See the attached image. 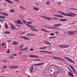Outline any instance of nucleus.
<instances>
[{
	"mask_svg": "<svg viewBox=\"0 0 77 77\" xmlns=\"http://www.w3.org/2000/svg\"><path fill=\"white\" fill-rule=\"evenodd\" d=\"M58 12L60 14H62L64 16H66V17H74L73 16H76V14L72 13H70L69 14H66L65 13L61 11H59Z\"/></svg>",
	"mask_w": 77,
	"mask_h": 77,
	"instance_id": "obj_1",
	"label": "nucleus"
},
{
	"mask_svg": "<svg viewBox=\"0 0 77 77\" xmlns=\"http://www.w3.org/2000/svg\"><path fill=\"white\" fill-rule=\"evenodd\" d=\"M26 26L28 27H30V29L31 31L33 32H38V30L35 29V27L32 26L30 25L29 24H26Z\"/></svg>",
	"mask_w": 77,
	"mask_h": 77,
	"instance_id": "obj_2",
	"label": "nucleus"
},
{
	"mask_svg": "<svg viewBox=\"0 0 77 77\" xmlns=\"http://www.w3.org/2000/svg\"><path fill=\"white\" fill-rule=\"evenodd\" d=\"M40 17H42V18H45V19L48 20H58V19H59V18H56L55 17H53L51 19V18L49 17H47L46 16L40 15Z\"/></svg>",
	"mask_w": 77,
	"mask_h": 77,
	"instance_id": "obj_3",
	"label": "nucleus"
},
{
	"mask_svg": "<svg viewBox=\"0 0 77 77\" xmlns=\"http://www.w3.org/2000/svg\"><path fill=\"white\" fill-rule=\"evenodd\" d=\"M64 59H66V60H68V61H69V62L72 63H75V62H74V61H73V60H72V59H71L70 58L66 57H64Z\"/></svg>",
	"mask_w": 77,
	"mask_h": 77,
	"instance_id": "obj_4",
	"label": "nucleus"
},
{
	"mask_svg": "<svg viewBox=\"0 0 77 77\" xmlns=\"http://www.w3.org/2000/svg\"><path fill=\"white\" fill-rule=\"evenodd\" d=\"M14 23H16L17 24H23V23H22L21 21L19 19H17V21H14Z\"/></svg>",
	"mask_w": 77,
	"mask_h": 77,
	"instance_id": "obj_5",
	"label": "nucleus"
},
{
	"mask_svg": "<svg viewBox=\"0 0 77 77\" xmlns=\"http://www.w3.org/2000/svg\"><path fill=\"white\" fill-rule=\"evenodd\" d=\"M69 66L70 68H71L73 71V72H74L75 74H77V72L76 71L75 69H74V67H72V66L71 65H69Z\"/></svg>",
	"mask_w": 77,
	"mask_h": 77,
	"instance_id": "obj_6",
	"label": "nucleus"
},
{
	"mask_svg": "<svg viewBox=\"0 0 77 77\" xmlns=\"http://www.w3.org/2000/svg\"><path fill=\"white\" fill-rule=\"evenodd\" d=\"M19 37L21 38H22V39H25L26 40H30V38L24 36H19Z\"/></svg>",
	"mask_w": 77,
	"mask_h": 77,
	"instance_id": "obj_7",
	"label": "nucleus"
},
{
	"mask_svg": "<svg viewBox=\"0 0 77 77\" xmlns=\"http://www.w3.org/2000/svg\"><path fill=\"white\" fill-rule=\"evenodd\" d=\"M58 47H61V48H67L68 47H69V46L68 45H59L58 46Z\"/></svg>",
	"mask_w": 77,
	"mask_h": 77,
	"instance_id": "obj_8",
	"label": "nucleus"
},
{
	"mask_svg": "<svg viewBox=\"0 0 77 77\" xmlns=\"http://www.w3.org/2000/svg\"><path fill=\"white\" fill-rule=\"evenodd\" d=\"M19 66H10L9 67V68L10 69H12L13 68L14 69V68H18Z\"/></svg>",
	"mask_w": 77,
	"mask_h": 77,
	"instance_id": "obj_9",
	"label": "nucleus"
},
{
	"mask_svg": "<svg viewBox=\"0 0 77 77\" xmlns=\"http://www.w3.org/2000/svg\"><path fill=\"white\" fill-rule=\"evenodd\" d=\"M33 69H34V68H33V66H31L29 68V71L30 73H31V74L33 72Z\"/></svg>",
	"mask_w": 77,
	"mask_h": 77,
	"instance_id": "obj_10",
	"label": "nucleus"
},
{
	"mask_svg": "<svg viewBox=\"0 0 77 77\" xmlns=\"http://www.w3.org/2000/svg\"><path fill=\"white\" fill-rule=\"evenodd\" d=\"M40 52H43V53H50V54H54L52 52H48L47 51H40Z\"/></svg>",
	"mask_w": 77,
	"mask_h": 77,
	"instance_id": "obj_11",
	"label": "nucleus"
},
{
	"mask_svg": "<svg viewBox=\"0 0 77 77\" xmlns=\"http://www.w3.org/2000/svg\"><path fill=\"white\" fill-rule=\"evenodd\" d=\"M44 42L45 44H46V45H51L50 42L47 41H44Z\"/></svg>",
	"mask_w": 77,
	"mask_h": 77,
	"instance_id": "obj_12",
	"label": "nucleus"
},
{
	"mask_svg": "<svg viewBox=\"0 0 77 77\" xmlns=\"http://www.w3.org/2000/svg\"><path fill=\"white\" fill-rule=\"evenodd\" d=\"M10 24L11 25V29L12 30H15V29H16V27H15L13 25H12V23H10Z\"/></svg>",
	"mask_w": 77,
	"mask_h": 77,
	"instance_id": "obj_13",
	"label": "nucleus"
},
{
	"mask_svg": "<svg viewBox=\"0 0 77 77\" xmlns=\"http://www.w3.org/2000/svg\"><path fill=\"white\" fill-rule=\"evenodd\" d=\"M29 57H33L34 58H37V57H39L38 56H37L36 55H30L29 56Z\"/></svg>",
	"mask_w": 77,
	"mask_h": 77,
	"instance_id": "obj_14",
	"label": "nucleus"
},
{
	"mask_svg": "<svg viewBox=\"0 0 77 77\" xmlns=\"http://www.w3.org/2000/svg\"><path fill=\"white\" fill-rule=\"evenodd\" d=\"M68 33L69 34V35H74L75 32L73 31H69Z\"/></svg>",
	"mask_w": 77,
	"mask_h": 77,
	"instance_id": "obj_15",
	"label": "nucleus"
},
{
	"mask_svg": "<svg viewBox=\"0 0 77 77\" xmlns=\"http://www.w3.org/2000/svg\"><path fill=\"white\" fill-rule=\"evenodd\" d=\"M68 73L70 77H74V75H73L72 73L71 72H68Z\"/></svg>",
	"mask_w": 77,
	"mask_h": 77,
	"instance_id": "obj_16",
	"label": "nucleus"
},
{
	"mask_svg": "<svg viewBox=\"0 0 77 77\" xmlns=\"http://www.w3.org/2000/svg\"><path fill=\"white\" fill-rule=\"evenodd\" d=\"M41 30H42V31H43V32H46V33H49V32L48 31L46 30V29H41Z\"/></svg>",
	"mask_w": 77,
	"mask_h": 77,
	"instance_id": "obj_17",
	"label": "nucleus"
},
{
	"mask_svg": "<svg viewBox=\"0 0 77 77\" xmlns=\"http://www.w3.org/2000/svg\"><path fill=\"white\" fill-rule=\"evenodd\" d=\"M54 16H55V17H60V18H63V16H60V15H57L55 14H53Z\"/></svg>",
	"mask_w": 77,
	"mask_h": 77,
	"instance_id": "obj_18",
	"label": "nucleus"
},
{
	"mask_svg": "<svg viewBox=\"0 0 77 77\" xmlns=\"http://www.w3.org/2000/svg\"><path fill=\"white\" fill-rule=\"evenodd\" d=\"M44 63H42L40 64L38 63V64H35L33 65H36V66H40V65H43Z\"/></svg>",
	"mask_w": 77,
	"mask_h": 77,
	"instance_id": "obj_19",
	"label": "nucleus"
},
{
	"mask_svg": "<svg viewBox=\"0 0 77 77\" xmlns=\"http://www.w3.org/2000/svg\"><path fill=\"white\" fill-rule=\"evenodd\" d=\"M47 47H48V46H45L43 47L40 48V50H44V49H45V48H46Z\"/></svg>",
	"mask_w": 77,
	"mask_h": 77,
	"instance_id": "obj_20",
	"label": "nucleus"
},
{
	"mask_svg": "<svg viewBox=\"0 0 77 77\" xmlns=\"http://www.w3.org/2000/svg\"><path fill=\"white\" fill-rule=\"evenodd\" d=\"M6 2H8V3H11V4H14V3L12 2L9 0H5Z\"/></svg>",
	"mask_w": 77,
	"mask_h": 77,
	"instance_id": "obj_21",
	"label": "nucleus"
},
{
	"mask_svg": "<svg viewBox=\"0 0 77 77\" xmlns=\"http://www.w3.org/2000/svg\"><path fill=\"white\" fill-rule=\"evenodd\" d=\"M53 58H54V59H58V60H60V58L59 57H55V56H53Z\"/></svg>",
	"mask_w": 77,
	"mask_h": 77,
	"instance_id": "obj_22",
	"label": "nucleus"
},
{
	"mask_svg": "<svg viewBox=\"0 0 77 77\" xmlns=\"http://www.w3.org/2000/svg\"><path fill=\"white\" fill-rule=\"evenodd\" d=\"M33 9H34V11H39V8H35V7L33 8Z\"/></svg>",
	"mask_w": 77,
	"mask_h": 77,
	"instance_id": "obj_23",
	"label": "nucleus"
},
{
	"mask_svg": "<svg viewBox=\"0 0 77 77\" xmlns=\"http://www.w3.org/2000/svg\"><path fill=\"white\" fill-rule=\"evenodd\" d=\"M13 44L14 45H17V44H18V42H16L15 41H14L13 43Z\"/></svg>",
	"mask_w": 77,
	"mask_h": 77,
	"instance_id": "obj_24",
	"label": "nucleus"
},
{
	"mask_svg": "<svg viewBox=\"0 0 77 77\" xmlns=\"http://www.w3.org/2000/svg\"><path fill=\"white\" fill-rule=\"evenodd\" d=\"M59 21H67V19H60L59 20Z\"/></svg>",
	"mask_w": 77,
	"mask_h": 77,
	"instance_id": "obj_25",
	"label": "nucleus"
},
{
	"mask_svg": "<svg viewBox=\"0 0 77 77\" xmlns=\"http://www.w3.org/2000/svg\"><path fill=\"white\" fill-rule=\"evenodd\" d=\"M4 33L5 34H10V32L6 31L4 32Z\"/></svg>",
	"mask_w": 77,
	"mask_h": 77,
	"instance_id": "obj_26",
	"label": "nucleus"
},
{
	"mask_svg": "<svg viewBox=\"0 0 77 77\" xmlns=\"http://www.w3.org/2000/svg\"><path fill=\"white\" fill-rule=\"evenodd\" d=\"M49 39H53V38H56V36H53L52 37L50 36L49 37Z\"/></svg>",
	"mask_w": 77,
	"mask_h": 77,
	"instance_id": "obj_27",
	"label": "nucleus"
},
{
	"mask_svg": "<svg viewBox=\"0 0 77 77\" xmlns=\"http://www.w3.org/2000/svg\"><path fill=\"white\" fill-rule=\"evenodd\" d=\"M5 29H9V28H8V24H7V23H5Z\"/></svg>",
	"mask_w": 77,
	"mask_h": 77,
	"instance_id": "obj_28",
	"label": "nucleus"
},
{
	"mask_svg": "<svg viewBox=\"0 0 77 77\" xmlns=\"http://www.w3.org/2000/svg\"><path fill=\"white\" fill-rule=\"evenodd\" d=\"M23 21L24 24H25V25H26V24H26V20H25L24 19H23Z\"/></svg>",
	"mask_w": 77,
	"mask_h": 77,
	"instance_id": "obj_29",
	"label": "nucleus"
},
{
	"mask_svg": "<svg viewBox=\"0 0 77 77\" xmlns=\"http://www.w3.org/2000/svg\"><path fill=\"white\" fill-rule=\"evenodd\" d=\"M20 9H23V10H26V8H24V7H20Z\"/></svg>",
	"mask_w": 77,
	"mask_h": 77,
	"instance_id": "obj_30",
	"label": "nucleus"
},
{
	"mask_svg": "<svg viewBox=\"0 0 77 77\" xmlns=\"http://www.w3.org/2000/svg\"><path fill=\"white\" fill-rule=\"evenodd\" d=\"M0 18H3V19H5V16H0Z\"/></svg>",
	"mask_w": 77,
	"mask_h": 77,
	"instance_id": "obj_31",
	"label": "nucleus"
},
{
	"mask_svg": "<svg viewBox=\"0 0 77 77\" xmlns=\"http://www.w3.org/2000/svg\"><path fill=\"white\" fill-rule=\"evenodd\" d=\"M60 59L59 60H62V61H66L65 60H64V59H63L62 58H61L60 57Z\"/></svg>",
	"mask_w": 77,
	"mask_h": 77,
	"instance_id": "obj_32",
	"label": "nucleus"
},
{
	"mask_svg": "<svg viewBox=\"0 0 77 77\" xmlns=\"http://www.w3.org/2000/svg\"><path fill=\"white\" fill-rule=\"evenodd\" d=\"M7 42H8V43H9V42H12V40H7Z\"/></svg>",
	"mask_w": 77,
	"mask_h": 77,
	"instance_id": "obj_33",
	"label": "nucleus"
},
{
	"mask_svg": "<svg viewBox=\"0 0 77 77\" xmlns=\"http://www.w3.org/2000/svg\"><path fill=\"white\" fill-rule=\"evenodd\" d=\"M12 55L14 56H17V54H12Z\"/></svg>",
	"mask_w": 77,
	"mask_h": 77,
	"instance_id": "obj_34",
	"label": "nucleus"
},
{
	"mask_svg": "<svg viewBox=\"0 0 77 77\" xmlns=\"http://www.w3.org/2000/svg\"><path fill=\"white\" fill-rule=\"evenodd\" d=\"M71 10H74V11H77V8H72Z\"/></svg>",
	"mask_w": 77,
	"mask_h": 77,
	"instance_id": "obj_35",
	"label": "nucleus"
},
{
	"mask_svg": "<svg viewBox=\"0 0 77 77\" xmlns=\"http://www.w3.org/2000/svg\"><path fill=\"white\" fill-rule=\"evenodd\" d=\"M10 11L11 12H15V10H10Z\"/></svg>",
	"mask_w": 77,
	"mask_h": 77,
	"instance_id": "obj_36",
	"label": "nucleus"
},
{
	"mask_svg": "<svg viewBox=\"0 0 77 77\" xmlns=\"http://www.w3.org/2000/svg\"><path fill=\"white\" fill-rule=\"evenodd\" d=\"M47 29H51V26H48L47 27Z\"/></svg>",
	"mask_w": 77,
	"mask_h": 77,
	"instance_id": "obj_37",
	"label": "nucleus"
},
{
	"mask_svg": "<svg viewBox=\"0 0 77 77\" xmlns=\"http://www.w3.org/2000/svg\"><path fill=\"white\" fill-rule=\"evenodd\" d=\"M7 51H8L6 52L7 53H9L10 52V50L9 49H8Z\"/></svg>",
	"mask_w": 77,
	"mask_h": 77,
	"instance_id": "obj_38",
	"label": "nucleus"
},
{
	"mask_svg": "<svg viewBox=\"0 0 77 77\" xmlns=\"http://www.w3.org/2000/svg\"><path fill=\"white\" fill-rule=\"evenodd\" d=\"M55 34L54 33L50 34V35H51V36H53Z\"/></svg>",
	"mask_w": 77,
	"mask_h": 77,
	"instance_id": "obj_39",
	"label": "nucleus"
},
{
	"mask_svg": "<svg viewBox=\"0 0 77 77\" xmlns=\"http://www.w3.org/2000/svg\"><path fill=\"white\" fill-rule=\"evenodd\" d=\"M23 46H24V45H22L21 46H20V47H19V48L21 49V48H23Z\"/></svg>",
	"mask_w": 77,
	"mask_h": 77,
	"instance_id": "obj_40",
	"label": "nucleus"
},
{
	"mask_svg": "<svg viewBox=\"0 0 77 77\" xmlns=\"http://www.w3.org/2000/svg\"><path fill=\"white\" fill-rule=\"evenodd\" d=\"M2 62H7V60H3L2 61Z\"/></svg>",
	"mask_w": 77,
	"mask_h": 77,
	"instance_id": "obj_41",
	"label": "nucleus"
},
{
	"mask_svg": "<svg viewBox=\"0 0 77 77\" xmlns=\"http://www.w3.org/2000/svg\"><path fill=\"white\" fill-rule=\"evenodd\" d=\"M57 26H62V24H57Z\"/></svg>",
	"mask_w": 77,
	"mask_h": 77,
	"instance_id": "obj_42",
	"label": "nucleus"
},
{
	"mask_svg": "<svg viewBox=\"0 0 77 77\" xmlns=\"http://www.w3.org/2000/svg\"><path fill=\"white\" fill-rule=\"evenodd\" d=\"M14 57H9V59H14Z\"/></svg>",
	"mask_w": 77,
	"mask_h": 77,
	"instance_id": "obj_43",
	"label": "nucleus"
},
{
	"mask_svg": "<svg viewBox=\"0 0 77 77\" xmlns=\"http://www.w3.org/2000/svg\"><path fill=\"white\" fill-rule=\"evenodd\" d=\"M68 69H69V71H71V72H72V70H71V69H70L69 68H68Z\"/></svg>",
	"mask_w": 77,
	"mask_h": 77,
	"instance_id": "obj_44",
	"label": "nucleus"
},
{
	"mask_svg": "<svg viewBox=\"0 0 77 77\" xmlns=\"http://www.w3.org/2000/svg\"><path fill=\"white\" fill-rule=\"evenodd\" d=\"M53 26H55V27H57V24L54 25Z\"/></svg>",
	"mask_w": 77,
	"mask_h": 77,
	"instance_id": "obj_45",
	"label": "nucleus"
},
{
	"mask_svg": "<svg viewBox=\"0 0 77 77\" xmlns=\"http://www.w3.org/2000/svg\"><path fill=\"white\" fill-rule=\"evenodd\" d=\"M27 35L28 36H31V34L30 33H28L27 34Z\"/></svg>",
	"mask_w": 77,
	"mask_h": 77,
	"instance_id": "obj_46",
	"label": "nucleus"
},
{
	"mask_svg": "<svg viewBox=\"0 0 77 77\" xmlns=\"http://www.w3.org/2000/svg\"><path fill=\"white\" fill-rule=\"evenodd\" d=\"M5 16L6 17H8V14L6 13H5Z\"/></svg>",
	"mask_w": 77,
	"mask_h": 77,
	"instance_id": "obj_47",
	"label": "nucleus"
},
{
	"mask_svg": "<svg viewBox=\"0 0 77 77\" xmlns=\"http://www.w3.org/2000/svg\"><path fill=\"white\" fill-rule=\"evenodd\" d=\"M33 50H34V49H33V48H31L30 49V51H33Z\"/></svg>",
	"mask_w": 77,
	"mask_h": 77,
	"instance_id": "obj_48",
	"label": "nucleus"
},
{
	"mask_svg": "<svg viewBox=\"0 0 77 77\" xmlns=\"http://www.w3.org/2000/svg\"><path fill=\"white\" fill-rule=\"evenodd\" d=\"M0 21H1V22H3V19H0Z\"/></svg>",
	"mask_w": 77,
	"mask_h": 77,
	"instance_id": "obj_49",
	"label": "nucleus"
},
{
	"mask_svg": "<svg viewBox=\"0 0 77 77\" xmlns=\"http://www.w3.org/2000/svg\"><path fill=\"white\" fill-rule=\"evenodd\" d=\"M28 48H29L26 47V48H24V50H27V49H28Z\"/></svg>",
	"mask_w": 77,
	"mask_h": 77,
	"instance_id": "obj_50",
	"label": "nucleus"
},
{
	"mask_svg": "<svg viewBox=\"0 0 77 77\" xmlns=\"http://www.w3.org/2000/svg\"><path fill=\"white\" fill-rule=\"evenodd\" d=\"M4 69H5V68H7V66H5L4 67Z\"/></svg>",
	"mask_w": 77,
	"mask_h": 77,
	"instance_id": "obj_51",
	"label": "nucleus"
},
{
	"mask_svg": "<svg viewBox=\"0 0 77 77\" xmlns=\"http://www.w3.org/2000/svg\"><path fill=\"white\" fill-rule=\"evenodd\" d=\"M46 4H47V5L48 4H50V2L49 1H48L47 2Z\"/></svg>",
	"mask_w": 77,
	"mask_h": 77,
	"instance_id": "obj_52",
	"label": "nucleus"
},
{
	"mask_svg": "<svg viewBox=\"0 0 77 77\" xmlns=\"http://www.w3.org/2000/svg\"><path fill=\"white\" fill-rule=\"evenodd\" d=\"M35 35L34 34H31V36H34Z\"/></svg>",
	"mask_w": 77,
	"mask_h": 77,
	"instance_id": "obj_53",
	"label": "nucleus"
},
{
	"mask_svg": "<svg viewBox=\"0 0 77 77\" xmlns=\"http://www.w3.org/2000/svg\"><path fill=\"white\" fill-rule=\"evenodd\" d=\"M26 32H22V33L21 34V35H23V34H25Z\"/></svg>",
	"mask_w": 77,
	"mask_h": 77,
	"instance_id": "obj_54",
	"label": "nucleus"
},
{
	"mask_svg": "<svg viewBox=\"0 0 77 77\" xmlns=\"http://www.w3.org/2000/svg\"><path fill=\"white\" fill-rule=\"evenodd\" d=\"M24 50H24V49H21L20 50V51H23Z\"/></svg>",
	"mask_w": 77,
	"mask_h": 77,
	"instance_id": "obj_55",
	"label": "nucleus"
},
{
	"mask_svg": "<svg viewBox=\"0 0 77 77\" xmlns=\"http://www.w3.org/2000/svg\"><path fill=\"white\" fill-rule=\"evenodd\" d=\"M5 45V43H2V46H3V45Z\"/></svg>",
	"mask_w": 77,
	"mask_h": 77,
	"instance_id": "obj_56",
	"label": "nucleus"
},
{
	"mask_svg": "<svg viewBox=\"0 0 77 77\" xmlns=\"http://www.w3.org/2000/svg\"><path fill=\"white\" fill-rule=\"evenodd\" d=\"M19 54H22L23 53V52H19Z\"/></svg>",
	"mask_w": 77,
	"mask_h": 77,
	"instance_id": "obj_57",
	"label": "nucleus"
},
{
	"mask_svg": "<svg viewBox=\"0 0 77 77\" xmlns=\"http://www.w3.org/2000/svg\"><path fill=\"white\" fill-rule=\"evenodd\" d=\"M5 13H2V15H5Z\"/></svg>",
	"mask_w": 77,
	"mask_h": 77,
	"instance_id": "obj_58",
	"label": "nucleus"
},
{
	"mask_svg": "<svg viewBox=\"0 0 77 77\" xmlns=\"http://www.w3.org/2000/svg\"><path fill=\"white\" fill-rule=\"evenodd\" d=\"M51 29H54V26L51 27Z\"/></svg>",
	"mask_w": 77,
	"mask_h": 77,
	"instance_id": "obj_59",
	"label": "nucleus"
},
{
	"mask_svg": "<svg viewBox=\"0 0 77 77\" xmlns=\"http://www.w3.org/2000/svg\"><path fill=\"white\" fill-rule=\"evenodd\" d=\"M1 72H5V70H2V71H1Z\"/></svg>",
	"mask_w": 77,
	"mask_h": 77,
	"instance_id": "obj_60",
	"label": "nucleus"
},
{
	"mask_svg": "<svg viewBox=\"0 0 77 77\" xmlns=\"http://www.w3.org/2000/svg\"><path fill=\"white\" fill-rule=\"evenodd\" d=\"M32 22H29V24H32Z\"/></svg>",
	"mask_w": 77,
	"mask_h": 77,
	"instance_id": "obj_61",
	"label": "nucleus"
},
{
	"mask_svg": "<svg viewBox=\"0 0 77 77\" xmlns=\"http://www.w3.org/2000/svg\"><path fill=\"white\" fill-rule=\"evenodd\" d=\"M77 23V21H75L74 22V23H73V24H74V23Z\"/></svg>",
	"mask_w": 77,
	"mask_h": 77,
	"instance_id": "obj_62",
	"label": "nucleus"
},
{
	"mask_svg": "<svg viewBox=\"0 0 77 77\" xmlns=\"http://www.w3.org/2000/svg\"><path fill=\"white\" fill-rule=\"evenodd\" d=\"M58 32H55V33H56V34H57V33H58Z\"/></svg>",
	"mask_w": 77,
	"mask_h": 77,
	"instance_id": "obj_63",
	"label": "nucleus"
},
{
	"mask_svg": "<svg viewBox=\"0 0 77 77\" xmlns=\"http://www.w3.org/2000/svg\"><path fill=\"white\" fill-rule=\"evenodd\" d=\"M37 61H41L40 60H37Z\"/></svg>",
	"mask_w": 77,
	"mask_h": 77,
	"instance_id": "obj_64",
	"label": "nucleus"
}]
</instances>
